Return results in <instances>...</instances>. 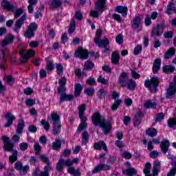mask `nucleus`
Wrapping results in <instances>:
<instances>
[{
    "label": "nucleus",
    "instance_id": "obj_6",
    "mask_svg": "<svg viewBox=\"0 0 176 176\" xmlns=\"http://www.w3.org/2000/svg\"><path fill=\"white\" fill-rule=\"evenodd\" d=\"M144 86L147 87L151 93H156V91H157V87L159 86V78H157V77H153L151 80H146Z\"/></svg>",
    "mask_w": 176,
    "mask_h": 176
},
{
    "label": "nucleus",
    "instance_id": "obj_62",
    "mask_svg": "<svg viewBox=\"0 0 176 176\" xmlns=\"http://www.w3.org/2000/svg\"><path fill=\"white\" fill-rule=\"evenodd\" d=\"M34 151L36 155H39V152H41V145L39 143H35L34 145Z\"/></svg>",
    "mask_w": 176,
    "mask_h": 176
},
{
    "label": "nucleus",
    "instance_id": "obj_35",
    "mask_svg": "<svg viewBox=\"0 0 176 176\" xmlns=\"http://www.w3.org/2000/svg\"><path fill=\"white\" fill-rule=\"evenodd\" d=\"M52 149H54V151H58L61 149V140H56L54 142L52 143Z\"/></svg>",
    "mask_w": 176,
    "mask_h": 176
},
{
    "label": "nucleus",
    "instance_id": "obj_58",
    "mask_svg": "<svg viewBox=\"0 0 176 176\" xmlns=\"http://www.w3.org/2000/svg\"><path fill=\"white\" fill-rule=\"evenodd\" d=\"M116 41L118 45H122V43H123V36L122 34H118L116 38Z\"/></svg>",
    "mask_w": 176,
    "mask_h": 176
},
{
    "label": "nucleus",
    "instance_id": "obj_11",
    "mask_svg": "<svg viewBox=\"0 0 176 176\" xmlns=\"http://www.w3.org/2000/svg\"><path fill=\"white\" fill-rule=\"evenodd\" d=\"M4 118L7 120V123L4 125L6 128L10 127L13 124V122L16 120V116L13 115V113L9 111L4 114Z\"/></svg>",
    "mask_w": 176,
    "mask_h": 176
},
{
    "label": "nucleus",
    "instance_id": "obj_28",
    "mask_svg": "<svg viewBox=\"0 0 176 176\" xmlns=\"http://www.w3.org/2000/svg\"><path fill=\"white\" fill-rule=\"evenodd\" d=\"M157 107V102L156 100H147L144 103V108L149 109V108H156Z\"/></svg>",
    "mask_w": 176,
    "mask_h": 176
},
{
    "label": "nucleus",
    "instance_id": "obj_59",
    "mask_svg": "<svg viewBox=\"0 0 176 176\" xmlns=\"http://www.w3.org/2000/svg\"><path fill=\"white\" fill-rule=\"evenodd\" d=\"M122 157H124V159H130L131 157H132V155L130 152L129 151H124L122 152Z\"/></svg>",
    "mask_w": 176,
    "mask_h": 176
},
{
    "label": "nucleus",
    "instance_id": "obj_26",
    "mask_svg": "<svg viewBox=\"0 0 176 176\" xmlns=\"http://www.w3.org/2000/svg\"><path fill=\"white\" fill-rule=\"evenodd\" d=\"M160 146L161 151L163 152V153L166 154L168 151V148H170V141L166 140L162 141L161 142Z\"/></svg>",
    "mask_w": 176,
    "mask_h": 176
},
{
    "label": "nucleus",
    "instance_id": "obj_15",
    "mask_svg": "<svg viewBox=\"0 0 176 176\" xmlns=\"http://www.w3.org/2000/svg\"><path fill=\"white\" fill-rule=\"evenodd\" d=\"M160 35H163V25H157L152 30L151 36H160Z\"/></svg>",
    "mask_w": 176,
    "mask_h": 176
},
{
    "label": "nucleus",
    "instance_id": "obj_29",
    "mask_svg": "<svg viewBox=\"0 0 176 176\" xmlns=\"http://www.w3.org/2000/svg\"><path fill=\"white\" fill-rule=\"evenodd\" d=\"M72 100H74L73 95L62 94L60 97V104H61V102H64V101H72Z\"/></svg>",
    "mask_w": 176,
    "mask_h": 176
},
{
    "label": "nucleus",
    "instance_id": "obj_47",
    "mask_svg": "<svg viewBox=\"0 0 176 176\" xmlns=\"http://www.w3.org/2000/svg\"><path fill=\"white\" fill-rule=\"evenodd\" d=\"M84 93L87 96H91L96 93V90L94 88H87L85 89Z\"/></svg>",
    "mask_w": 176,
    "mask_h": 176
},
{
    "label": "nucleus",
    "instance_id": "obj_14",
    "mask_svg": "<svg viewBox=\"0 0 176 176\" xmlns=\"http://www.w3.org/2000/svg\"><path fill=\"white\" fill-rule=\"evenodd\" d=\"M19 54L25 60H28L30 57H32L35 54V51L34 50H29L26 52L25 50L22 49L19 51Z\"/></svg>",
    "mask_w": 176,
    "mask_h": 176
},
{
    "label": "nucleus",
    "instance_id": "obj_2",
    "mask_svg": "<svg viewBox=\"0 0 176 176\" xmlns=\"http://www.w3.org/2000/svg\"><path fill=\"white\" fill-rule=\"evenodd\" d=\"M1 140L4 144V148L8 152H12V155L9 157V160L10 163H14V162L17 161V156H19V152L16 150H13L14 145L13 143L10 142L9 140V137L3 136Z\"/></svg>",
    "mask_w": 176,
    "mask_h": 176
},
{
    "label": "nucleus",
    "instance_id": "obj_40",
    "mask_svg": "<svg viewBox=\"0 0 176 176\" xmlns=\"http://www.w3.org/2000/svg\"><path fill=\"white\" fill-rule=\"evenodd\" d=\"M24 36L28 39H31V38H34V36H35V33L32 30L28 28V30L25 32Z\"/></svg>",
    "mask_w": 176,
    "mask_h": 176
},
{
    "label": "nucleus",
    "instance_id": "obj_52",
    "mask_svg": "<svg viewBox=\"0 0 176 176\" xmlns=\"http://www.w3.org/2000/svg\"><path fill=\"white\" fill-rule=\"evenodd\" d=\"M28 29L34 32L36 31V30H38V25H36L35 23H32L28 25Z\"/></svg>",
    "mask_w": 176,
    "mask_h": 176
},
{
    "label": "nucleus",
    "instance_id": "obj_45",
    "mask_svg": "<svg viewBox=\"0 0 176 176\" xmlns=\"http://www.w3.org/2000/svg\"><path fill=\"white\" fill-rule=\"evenodd\" d=\"M87 141H89V133H87V131H84L82 133V144L86 145V144H87Z\"/></svg>",
    "mask_w": 176,
    "mask_h": 176
},
{
    "label": "nucleus",
    "instance_id": "obj_19",
    "mask_svg": "<svg viewBox=\"0 0 176 176\" xmlns=\"http://www.w3.org/2000/svg\"><path fill=\"white\" fill-rule=\"evenodd\" d=\"M120 61V55L118 51H114L111 54V63L114 65H118Z\"/></svg>",
    "mask_w": 176,
    "mask_h": 176
},
{
    "label": "nucleus",
    "instance_id": "obj_38",
    "mask_svg": "<svg viewBox=\"0 0 176 176\" xmlns=\"http://www.w3.org/2000/svg\"><path fill=\"white\" fill-rule=\"evenodd\" d=\"M4 81L7 85H13L14 82V78L12 76L6 75L4 76Z\"/></svg>",
    "mask_w": 176,
    "mask_h": 176
},
{
    "label": "nucleus",
    "instance_id": "obj_57",
    "mask_svg": "<svg viewBox=\"0 0 176 176\" xmlns=\"http://www.w3.org/2000/svg\"><path fill=\"white\" fill-rule=\"evenodd\" d=\"M8 54H9V50L4 49L1 52V55L0 56V60H5V56H8Z\"/></svg>",
    "mask_w": 176,
    "mask_h": 176
},
{
    "label": "nucleus",
    "instance_id": "obj_3",
    "mask_svg": "<svg viewBox=\"0 0 176 176\" xmlns=\"http://www.w3.org/2000/svg\"><path fill=\"white\" fill-rule=\"evenodd\" d=\"M101 35H102V30L98 29L96 31V34L94 41L98 47H104V52H108L109 50V40L107 38H104V40H101Z\"/></svg>",
    "mask_w": 176,
    "mask_h": 176
},
{
    "label": "nucleus",
    "instance_id": "obj_43",
    "mask_svg": "<svg viewBox=\"0 0 176 176\" xmlns=\"http://www.w3.org/2000/svg\"><path fill=\"white\" fill-rule=\"evenodd\" d=\"M151 168H152V165L151 164V163H146L144 168L143 170L144 174H151Z\"/></svg>",
    "mask_w": 176,
    "mask_h": 176
},
{
    "label": "nucleus",
    "instance_id": "obj_51",
    "mask_svg": "<svg viewBox=\"0 0 176 176\" xmlns=\"http://www.w3.org/2000/svg\"><path fill=\"white\" fill-rule=\"evenodd\" d=\"M56 68L58 75H63V72H64V68L63 67V65L57 64Z\"/></svg>",
    "mask_w": 176,
    "mask_h": 176
},
{
    "label": "nucleus",
    "instance_id": "obj_17",
    "mask_svg": "<svg viewBox=\"0 0 176 176\" xmlns=\"http://www.w3.org/2000/svg\"><path fill=\"white\" fill-rule=\"evenodd\" d=\"M1 6L5 10H8V12H14L16 10L14 6H13L12 3L8 1L7 0H3Z\"/></svg>",
    "mask_w": 176,
    "mask_h": 176
},
{
    "label": "nucleus",
    "instance_id": "obj_9",
    "mask_svg": "<svg viewBox=\"0 0 176 176\" xmlns=\"http://www.w3.org/2000/svg\"><path fill=\"white\" fill-rule=\"evenodd\" d=\"M119 97H120V94L118 91H115L113 92L112 98L115 100V102L111 107L112 111H116L120 106V104H122V100L119 99Z\"/></svg>",
    "mask_w": 176,
    "mask_h": 176
},
{
    "label": "nucleus",
    "instance_id": "obj_30",
    "mask_svg": "<svg viewBox=\"0 0 176 176\" xmlns=\"http://www.w3.org/2000/svg\"><path fill=\"white\" fill-rule=\"evenodd\" d=\"M107 0H98L96 3V8L98 10H104Z\"/></svg>",
    "mask_w": 176,
    "mask_h": 176
},
{
    "label": "nucleus",
    "instance_id": "obj_46",
    "mask_svg": "<svg viewBox=\"0 0 176 176\" xmlns=\"http://www.w3.org/2000/svg\"><path fill=\"white\" fill-rule=\"evenodd\" d=\"M174 10V2L170 1L167 6L166 13L167 14H171V12Z\"/></svg>",
    "mask_w": 176,
    "mask_h": 176
},
{
    "label": "nucleus",
    "instance_id": "obj_50",
    "mask_svg": "<svg viewBox=\"0 0 176 176\" xmlns=\"http://www.w3.org/2000/svg\"><path fill=\"white\" fill-rule=\"evenodd\" d=\"M144 24L146 27H149L152 24V19H151V16L146 14V18L144 19Z\"/></svg>",
    "mask_w": 176,
    "mask_h": 176
},
{
    "label": "nucleus",
    "instance_id": "obj_10",
    "mask_svg": "<svg viewBox=\"0 0 176 176\" xmlns=\"http://www.w3.org/2000/svg\"><path fill=\"white\" fill-rule=\"evenodd\" d=\"M64 166H66L67 167L72 166V160L70 159H67L66 160L60 159L57 163L56 170L58 171H61V170L64 168Z\"/></svg>",
    "mask_w": 176,
    "mask_h": 176
},
{
    "label": "nucleus",
    "instance_id": "obj_34",
    "mask_svg": "<svg viewBox=\"0 0 176 176\" xmlns=\"http://www.w3.org/2000/svg\"><path fill=\"white\" fill-rule=\"evenodd\" d=\"M123 173L126 175L133 176L137 174V170L134 168H131L123 170Z\"/></svg>",
    "mask_w": 176,
    "mask_h": 176
},
{
    "label": "nucleus",
    "instance_id": "obj_33",
    "mask_svg": "<svg viewBox=\"0 0 176 176\" xmlns=\"http://www.w3.org/2000/svg\"><path fill=\"white\" fill-rule=\"evenodd\" d=\"M67 173L72 174L74 176H80V170L79 169H75L74 168L70 167L67 169Z\"/></svg>",
    "mask_w": 176,
    "mask_h": 176
},
{
    "label": "nucleus",
    "instance_id": "obj_48",
    "mask_svg": "<svg viewBox=\"0 0 176 176\" xmlns=\"http://www.w3.org/2000/svg\"><path fill=\"white\" fill-rule=\"evenodd\" d=\"M164 72H165V74H170L171 72H174V67L173 66L166 65L164 67Z\"/></svg>",
    "mask_w": 176,
    "mask_h": 176
},
{
    "label": "nucleus",
    "instance_id": "obj_12",
    "mask_svg": "<svg viewBox=\"0 0 176 176\" xmlns=\"http://www.w3.org/2000/svg\"><path fill=\"white\" fill-rule=\"evenodd\" d=\"M129 80L130 79L129 78V73L122 72L120 75L118 80L120 86H121L122 87H126Z\"/></svg>",
    "mask_w": 176,
    "mask_h": 176
},
{
    "label": "nucleus",
    "instance_id": "obj_63",
    "mask_svg": "<svg viewBox=\"0 0 176 176\" xmlns=\"http://www.w3.org/2000/svg\"><path fill=\"white\" fill-rule=\"evenodd\" d=\"M176 174V166H173L170 171L167 173V176H175Z\"/></svg>",
    "mask_w": 176,
    "mask_h": 176
},
{
    "label": "nucleus",
    "instance_id": "obj_20",
    "mask_svg": "<svg viewBox=\"0 0 176 176\" xmlns=\"http://www.w3.org/2000/svg\"><path fill=\"white\" fill-rule=\"evenodd\" d=\"M116 12H117V13H121L122 17H127L129 8H127L126 6H118L116 8Z\"/></svg>",
    "mask_w": 176,
    "mask_h": 176
},
{
    "label": "nucleus",
    "instance_id": "obj_31",
    "mask_svg": "<svg viewBox=\"0 0 176 176\" xmlns=\"http://www.w3.org/2000/svg\"><path fill=\"white\" fill-rule=\"evenodd\" d=\"M83 89V87L82 85L79 83H76L74 85V96L76 97H79L80 96V93L82 92V90Z\"/></svg>",
    "mask_w": 176,
    "mask_h": 176
},
{
    "label": "nucleus",
    "instance_id": "obj_53",
    "mask_svg": "<svg viewBox=\"0 0 176 176\" xmlns=\"http://www.w3.org/2000/svg\"><path fill=\"white\" fill-rule=\"evenodd\" d=\"M41 124L42 126H44V129L45 130V131H49V129H50V124H49V122H46L45 120H42L41 121Z\"/></svg>",
    "mask_w": 176,
    "mask_h": 176
},
{
    "label": "nucleus",
    "instance_id": "obj_18",
    "mask_svg": "<svg viewBox=\"0 0 176 176\" xmlns=\"http://www.w3.org/2000/svg\"><path fill=\"white\" fill-rule=\"evenodd\" d=\"M27 15L24 14L15 23V28H14V31L15 32H19L20 28H21V25L24 24V21L25 20Z\"/></svg>",
    "mask_w": 176,
    "mask_h": 176
},
{
    "label": "nucleus",
    "instance_id": "obj_41",
    "mask_svg": "<svg viewBox=\"0 0 176 176\" xmlns=\"http://www.w3.org/2000/svg\"><path fill=\"white\" fill-rule=\"evenodd\" d=\"M108 93V91H107V90L104 89H100L98 93V97L99 98H105V96H107V94Z\"/></svg>",
    "mask_w": 176,
    "mask_h": 176
},
{
    "label": "nucleus",
    "instance_id": "obj_37",
    "mask_svg": "<svg viewBox=\"0 0 176 176\" xmlns=\"http://www.w3.org/2000/svg\"><path fill=\"white\" fill-rule=\"evenodd\" d=\"M146 133V135L150 137H156V135H157V130L155 128L148 129Z\"/></svg>",
    "mask_w": 176,
    "mask_h": 176
},
{
    "label": "nucleus",
    "instance_id": "obj_39",
    "mask_svg": "<svg viewBox=\"0 0 176 176\" xmlns=\"http://www.w3.org/2000/svg\"><path fill=\"white\" fill-rule=\"evenodd\" d=\"M76 29V23H75V19H72L70 22V27L69 28V33L73 34Z\"/></svg>",
    "mask_w": 176,
    "mask_h": 176
},
{
    "label": "nucleus",
    "instance_id": "obj_64",
    "mask_svg": "<svg viewBox=\"0 0 176 176\" xmlns=\"http://www.w3.org/2000/svg\"><path fill=\"white\" fill-rule=\"evenodd\" d=\"M35 100L34 99H27L26 100V105L28 107H32V105H35Z\"/></svg>",
    "mask_w": 176,
    "mask_h": 176
},
{
    "label": "nucleus",
    "instance_id": "obj_32",
    "mask_svg": "<svg viewBox=\"0 0 176 176\" xmlns=\"http://www.w3.org/2000/svg\"><path fill=\"white\" fill-rule=\"evenodd\" d=\"M136 86H137V82H135V80L133 79H129L126 87H128L129 90H135Z\"/></svg>",
    "mask_w": 176,
    "mask_h": 176
},
{
    "label": "nucleus",
    "instance_id": "obj_55",
    "mask_svg": "<svg viewBox=\"0 0 176 176\" xmlns=\"http://www.w3.org/2000/svg\"><path fill=\"white\" fill-rule=\"evenodd\" d=\"M168 124L170 129L176 126V118H170L168 120Z\"/></svg>",
    "mask_w": 176,
    "mask_h": 176
},
{
    "label": "nucleus",
    "instance_id": "obj_4",
    "mask_svg": "<svg viewBox=\"0 0 176 176\" xmlns=\"http://www.w3.org/2000/svg\"><path fill=\"white\" fill-rule=\"evenodd\" d=\"M48 120H51L53 124V134L54 135H57V134H60V131L61 129V124L60 122V116L56 113H52L51 114V117L48 118Z\"/></svg>",
    "mask_w": 176,
    "mask_h": 176
},
{
    "label": "nucleus",
    "instance_id": "obj_42",
    "mask_svg": "<svg viewBox=\"0 0 176 176\" xmlns=\"http://www.w3.org/2000/svg\"><path fill=\"white\" fill-rule=\"evenodd\" d=\"M45 69L47 71H53L54 69V64L52 60H47Z\"/></svg>",
    "mask_w": 176,
    "mask_h": 176
},
{
    "label": "nucleus",
    "instance_id": "obj_16",
    "mask_svg": "<svg viewBox=\"0 0 176 176\" xmlns=\"http://www.w3.org/2000/svg\"><path fill=\"white\" fill-rule=\"evenodd\" d=\"M111 170V166L106 164H99L94 170L92 171L93 174H97V173H100V171Z\"/></svg>",
    "mask_w": 176,
    "mask_h": 176
},
{
    "label": "nucleus",
    "instance_id": "obj_25",
    "mask_svg": "<svg viewBox=\"0 0 176 176\" xmlns=\"http://www.w3.org/2000/svg\"><path fill=\"white\" fill-rule=\"evenodd\" d=\"M160 65H162V59L157 58L153 65V74H157L159 69H160Z\"/></svg>",
    "mask_w": 176,
    "mask_h": 176
},
{
    "label": "nucleus",
    "instance_id": "obj_49",
    "mask_svg": "<svg viewBox=\"0 0 176 176\" xmlns=\"http://www.w3.org/2000/svg\"><path fill=\"white\" fill-rule=\"evenodd\" d=\"M97 82L101 83L102 85H108V79H105V78L102 77V76H100L98 79Z\"/></svg>",
    "mask_w": 176,
    "mask_h": 176
},
{
    "label": "nucleus",
    "instance_id": "obj_21",
    "mask_svg": "<svg viewBox=\"0 0 176 176\" xmlns=\"http://www.w3.org/2000/svg\"><path fill=\"white\" fill-rule=\"evenodd\" d=\"M25 126V122H24V119L21 118L19 120L16 129V134H23V131Z\"/></svg>",
    "mask_w": 176,
    "mask_h": 176
},
{
    "label": "nucleus",
    "instance_id": "obj_23",
    "mask_svg": "<svg viewBox=\"0 0 176 176\" xmlns=\"http://www.w3.org/2000/svg\"><path fill=\"white\" fill-rule=\"evenodd\" d=\"M141 25V17L140 16H135L132 21V28L133 30H137L140 28V25Z\"/></svg>",
    "mask_w": 176,
    "mask_h": 176
},
{
    "label": "nucleus",
    "instance_id": "obj_61",
    "mask_svg": "<svg viewBox=\"0 0 176 176\" xmlns=\"http://www.w3.org/2000/svg\"><path fill=\"white\" fill-rule=\"evenodd\" d=\"M19 148L21 151H27V149H28V144L25 142H22L19 144Z\"/></svg>",
    "mask_w": 176,
    "mask_h": 176
},
{
    "label": "nucleus",
    "instance_id": "obj_1",
    "mask_svg": "<svg viewBox=\"0 0 176 176\" xmlns=\"http://www.w3.org/2000/svg\"><path fill=\"white\" fill-rule=\"evenodd\" d=\"M92 123L94 126H100V127L103 130L104 134H109L111 129V122L109 121H106L105 118L101 116L98 111L94 113L92 116Z\"/></svg>",
    "mask_w": 176,
    "mask_h": 176
},
{
    "label": "nucleus",
    "instance_id": "obj_5",
    "mask_svg": "<svg viewBox=\"0 0 176 176\" xmlns=\"http://www.w3.org/2000/svg\"><path fill=\"white\" fill-rule=\"evenodd\" d=\"M85 111H86V104H82L78 107V116L81 120V123L78 126V131H82L83 129L87 127V118L85 116Z\"/></svg>",
    "mask_w": 176,
    "mask_h": 176
},
{
    "label": "nucleus",
    "instance_id": "obj_24",
    "mask_svg": "<svg viewBox=\"0 0 176 176\" xmlns=\"http://www.w3.org/2000/svg\"><path fill=\"white\" fill-rule=\"evenodd\" d=\"M13 41H14V36L12 34H8L6 36V38L2 41L1 45L2 46H8V45H10Z\"/></svg>",
    "mask_w": 176,
    "mask_h": 176
},
{
    "label": "nucleus",
    "instance_id": "obj_27",
    "mask_svg": "<svg viewBox=\"0 0 176 176\" xmlns=\"http://www.w3.org/2000/svg\"><path fill=\"white\" fill-rule=\"evenodd\" d=\"M144 118V113L141 111H138L135 116L134 126H138L141 123V119Z\"/></svg>",
    "mask_w": 176,
    "mask_h": 176
},
{
    "label": "nucleus",
    "instance_id": "obj_8",
    "mask_svg": "<svg viewBox=\"0 0 176 176\" xmlns=\"http://www.w3.org/2000/svg\"><path fill=\"white\" fill-rule=\"evenodd\" d=\"M176 93V76L174 77V82H170L169 88L166 92L167 98H174Z\"/></svg>",
    "mask_w": 176,
    "mask_h": 176
},
{
    "label": "nucleus",
    "instance_id": "obj_60",
    "mask_svg": "<svg viewBox=\"0 0 176 176\" xmlns=\"http://www.w3.org/2000/svg\"><path fill=\"white\" fill-rule=\"evenodd\" d=\"M29 46L32 48L38 47V46H39V43L36 41H32L30 42Z\"/></svg>",
    "mask_w": 176,
    "mask_h": 176
},
{
    "label": "nucleus",
    "instance_id": "obj_22",
    "mask_svg": "<svg viewBox=\"0 0 176 176\" xmlns=\"http://www.w3.org/2000/svg\"><path fill=\"white\" fill-rule=\"evenodd\" d=\"M162 162L157 160L154 162L153 170V176L159 175V172L160 171V166Z\"/></svg>",
    "mask_w": 176,
    "mask_h": 176
},
{
    "label": "nucleus",
    "instance_id": "obj_44",
    "mask_svg": "<svg viewBox=\"0 0 176 176\" xmlns=\"http://www.w3.org/2000/svg\"><path fill=\"white\" fill-rule=\"evenodd\" d=\"M51 8H60L61 6V1L60 0H52L51 5Z\"/></svg>",
    "mask_w": 176,
    "mask_h": 176
},
{
    "label": "nucleus",
    "instance_id": "obj_56",
    "mask_svg": "<svg viewBox=\"0 0 176 176\" xmlns=\"http://www.w3.org/2000/svg\"><path fill=\"white\" fill-rule=\"evenodd\" d=\"M94 67V63L90 60H87L85 64V69H91Z\"/></svg>",
    "mask_w": 176,
    "mask_h": 176
},
{
    "label": "nucleus",
    "instance_id": "obj_7",
    "mask_svg": "<svg viewBox=\"0 0 176 176\" xmlns=\"http://www.w3.org/2000/svg\"><path fill=\"white\" fill-rule=\"evenodd\" d=\"M41 159L42 162L47 164V166L44 167V172H41L39 175L49 176V171L52 170V166H50V164H52V163L49 162V158H47L46 155H41Z\"/></svg>",
    "mask_w": 176,
    "mask_h": 176
},
{
    "label": "nucleus",
    "instance_id": "obj_36",
    "mask_svg": "<svg viewBox=\"0 0 176 176\" xmlns=\"http://www.w3.org/2000/svg\"><path fill=\"white\" fill-rule=\"evenodd\" d=\"M175 54V48H170L168 50V52L164 55V58L168 60L170 57H173Z\"/></svg>",
    "mask_w": 176,
    "mask_h": 176
},
{
    "label": "nucleus",
    "instance_id": "obj_54",
    "mask_svg": "<svg viewBox=\"0 0 176 176\" xmlns=\"http://www.w3.org/2000/svg\"><path fill=\"white\" fill-rule=\"evenodd\" d=\"M141 52H142V45H138L135 47L133 53L135 56H137L140 54Z\"/></svg>",
    "mask_w": 176,
    "mask_h": 176
},
{
    "label": "nucleus",
    "instance_id": "obj_13",
    "mask_svg": "<svg viewBox=\"0 0 176 176\" xmlns=\"http://www.w3.org/2000/svg\"><path fill=\"white\" fill-rule=\"evenodd\" d=\"M74 54L76 57H78L81 60H86L89 57V52L87 50H83L81 47L78 48Z\"/></svg>",
    "mask_w": 176,
    "mask_h": 176
}]
</instances>
